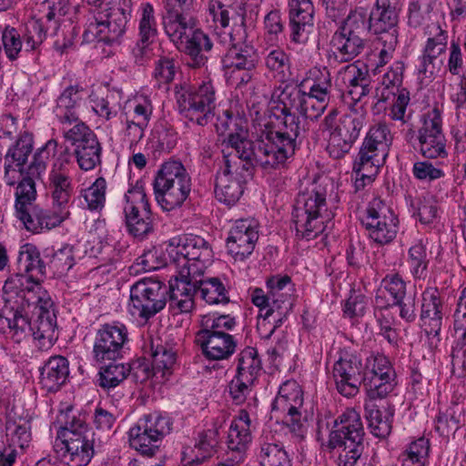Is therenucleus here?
Returning a JSON list of instances; mask_svg holds the SVG:
<instances>
[{
	"mask_svg": "<svg viewBox=\"0 0 466 466\" xmlns=\"http://www.w3.org/2000/svg\"><path fill=\"white\" fill-rule=\"evenodd\" d=\"M55 303L38 281L25 274L6 279L0 300V332L16 341L28 335L41 350L51 348L58 338Z\"/></svg>",
	"mask_w": 466,
	"mask_h": 466,
	"instance_id": "nucleus-1",
	"label": "nucleus"
},
{
	"mask_svg": "<svg viewBox=\"0 0 466 466\" xmlns=\"http://www.w3.org/2000/svg\"><path fill=\"white\" fill-rule=\"evenodd\" d=\"M290 130H268L258 139L248 138L247 131L242 128L230 133L228 144L235 150L236 156L242 160L241 167L248 177L253 176L256 167L264 170H272L283 167L286 161L291 158L298 147L305 137H295Z\"/></svg>",
	"mask_w": 466,
	"mask_h": 466,
	"instance_id": "nucleus-2",
	"label": "nucleus"
},
{
	"mask_svg": "<svg viewBox=\"0 0 466 466\" xmlns=\"http://www.w3.org/2000/svg\"><path fill=\"white\" fill-rule=\"evenodd\" d=\"M208 12L214 23L223 29L233 22L232 29L228 33L229 36V48L222 59L224 67L237 71H253L258 63V53L253 46L247 43V31L245 18L237 10L222 4L218 0H210Z\"/></svg>",
	"mask_w": 466,
	"mask_h": 466,
	"instance_id": "nucleus-3",
	"label": "nucleus"
},
{
	"mask_svg": "<svg viewBox=\"0 0 466 466\" xmlns=\"http://www.w3.org/2000/svg\"><path fill=\"white\" fill-rule=\"evenodd\" d=\"M319 419L318 420V434L329 432V449H342L340 459L344 458L345 466H354L360 459L364 446V428L359 412L353 409L347 410L337 419Z\"/></svg>",
	"mask_w": 466,
	"mask_h": 466,
	"instance_id": "nucleus-4",
	"label": "nucleus"
},
{
	"mask_svg": "<svg viewBox=\"0 0 466 466\" xmlns=\"http://www.w3.org/2000/svg\"><path fill=\"white\" fill-rule=\"evenodd\" d=\"M329 218L324 187L314 186L298 195L292 211L298 238L307 240L317 238L325 230V221Z\"/></svg>",
	"mask_w": 466,
	"mask_h": 466,
	"instance_id": "nucleus-5",
	"label": "nucleus"
},
{
	"mask_svg": "<svg viewBox=\"0 0 466 466\" xmlns=\"http://www.w3.org/2000/svg\"><path fill=\"white\" fill-rule=\"evenodd\" d=\"M157 202L167 211L180 207L191 191V177L180 161L163 163L153 182Z\"/></svg>",
	"mask_w": 466,
	"mask_h": 466,
	"instance_id": "nucleus-6",
	"label": "nucleus"
},
{
	"mask_svg": "<svg viewBox=\"0 0 466 466\" xmlns=\"http://www.w3.org/2000/svg\"><path fill=\"white\" fill-rule=\"evenodd\" d=\"M65 451L62 460L68 466H86L94 456L95 432L81 418L73 417L57 432Z\"/></svg>",
	"mask_w": 466,
	"mask_h": 466,
	"instance_id": "nucleus-7",
	"label": "nucleus"
},
{
	"mask_svg": "<svg viewBox=\"0 0 466 466\" xmlns=\"http://www.w3.org/2000/svg\"><path fill=\"white\" fill-rule=\"evenodd\" d=\"M338 111L332 109L323 119L322 126L329 132L327 150L339 159L348 153L360 136L365 124V116L350 112L337 119Z\"/></svg>",
	"mask_w": 466,
	"mask_h": 466,
	"instance_id": "nucleus-8",
	"label": "nucleus"
},
{
	"mask_svg": "<svg viewBox=\"0 0 466 466\" xmlns=\"http://www.w3.org/2000/svg\"><path fill=\"white\" fill-rule=\"evenodd\" d=\"M168 251L177 268H187V274L203 275L213 261V250L210 244L198 235H184L177 240L174 238Z\"/></svg>",
	"mask_w": 466,
	"mask_h": 466,
	"instance_id": "nucleus-9",
	"label": "nucleus"
},
{
	"mask_svg": "<svg viewBox=\"0 0 466 466\" xmlns=\"http://www.w3.org/2000/svg\"><path fill=\"white\" fill-rule=\"evenodd\" d=\"M131 12V0H120L117 5L98 12L95 22H90L85 32L86 39L90 34L108 46L118 43L126 32Z\"/></svg>",
	"mask_w": 466,
	"mask_h": 466,
	"instance_id": "nucleus-10",
	"label": "nucleus"
},
{
	"mask_svg": "<svg viewBox=\"0 0 466 466\" xmlns=\"http://www.w3.org/2000/svg\"><path fill=\"white\" fill-rule=\"evenodd\" d=\"M179 112L189 121L206 126L214 116L215 90L210 83L198 88L181 86L176 91Z\"/></svg>",
	"mask_w": 466,
	"mask_h": 466,
	"instance_id": "nucleus-11",
	"label": "nucleus"
},
{
	"mask_svg": "<svg viewBox=\"0 0 466 466\" xmlns=\"http://www.w3.org/2000/svg\"><path fill=\"white\" fill-rule=\"evenodd\" d=\"M167 288L156 278H143L130 288L132 314L149 319L167 304Z\"/></svg>",
	"mask_w": 466,
	"mask_h": 466,
	"instance_id": "nucleus-12",
	"label": "nucleus"
},
{
	"mask_svg": "<svg viewBox=\"0 0 466 466\" xmlns=\"http://www.w3.org/2000/svg\"><path fill=\"white\" fill-rule=\"evenodd\" d=\"M170 431L168 417L157 412L145 415L129 430L130 446L142 455L151 457L158 450V441Z\"/></svg>",
	"mask_w": 466,
	"mask_h": 466,
	"instance_id": "nucleus-13",
	"label": "nucleus"
},
{
	"mask_svg": "<svg viewBox=\"0 0 466 466\" xmlns=\"http://www.w3.org/2000/svg\"><path fill=\"white\" fill-rule=\"evenodd\" d=\"M388 135L386 125L379 124L370 128L354 162V172H361L369 179L377 174L386 156Z\"/></svg>",
	"mask_w": 466,
	"mask_h": 466,
	"instance_id": "nucleus-14",
	"label": "nucleus"
},
{
	"mask_svg": "<svg viewBox=\"0 0 466 466\" xmlns=\"http://www.w3.org/2000/svg\"><path fill=\"white\" fill-rule=\"evenodd\" d=\"M124 214L128 232L143 238L153 230L152 212L144 187L138 182L125 194Z\"/></svg>",
	"mask_w": 466,
	"mask_h": 466,
	"instance_id": "nucleus-15",
	"label": "nucleus"
},
{
	"mask_svg": "<svg viewBox=\"0 0 466 466\" xmlns=\"http://www.w3.org/2000/svg\"><path fill=\"white\" fill-rule=\"evenodd\" d=\"M71 153L67 147H61L49 172L46 189L52 199V208L69 209V203L74 195L73 179L66 166L70 163Z\"/></svg>",
	"mask_w": 466,
	"mask_h": 466,
	"instance_id": "nucleus-16",
	"label": "nucleus"
},
{
	"mask_svg": "<svg viewBox=\"0 0 466 466\" xmlns=\"http://www.w3.org/2000/svg\"><path fill=\"white\" fill-rule=\"evenodd\" d=\"M303 403L302 391L296 381H286L279 390L273 404V410L287 412L286 424L290 431L302 440L307 431V420L301 419L299 411Z\"/></svg>",
	"mask_w": 466,
	"mask_h": 466,
	"instance_id": "nucleus-17",
	"label": "nucleus"
},
{
	"mask_svg": "<svg viewBox=\"0 0 466 466\" xmlns=\"http://www.w3.org/2000/svg\"><path fill=\"white\" fill-rule=\"evenodd\" d=\"M127 342V329L124 324H104L96 333L94 359L100 363L116 361L123 357L125 345Z\"/></svg>",
	"mask_w": 466,
	"mask_h": 466,
	"instance_id": "nucleus-18",
	"label": "nucleus"
},
{
	"mask_svg": "<svg viewBox=\"0 0 466 466\" xmlns=\"http://www.w3.org/2000/svg\"><path fill=\"white\" fill-rule=\"evenodd\" d=\"M300 85H286L279 96V105L282 118V127L296 134L295 137H306L308 127L305 119H301L303 102L306 96Z\"/></svg>",
	"mask_w": 466,
	"mask_h": 466,
	"instance_id": "nucleus-19",
	"label": "nucleus"
},
{
	"mask_svg": "<svg viewBox=\"0 0 466 466\" xmlns=\"http://www.w3.org/2000/svg\"><path fill=\"white\" fill-rule=\"evenodd\" d=\"M363 369L361 359L357 354L341 351L332 370L337 390L347 398L356 396L363 382Z\"/></svg>",
	"mask_w": 466,
	"mask_h": 466,
	"instance_id": "nucleus-20",
	"label": "nucleus"
},
{
	"mask_svg": "<svg viewBox=\"0 0 466 466\" xmlns=\"http://www.w3.org/2000/svg\"><path fill=\"white\" fill-rule=\"evenodd\" d=\"M380 201L374 200L361 218V224L370 239L380 245L391 242L398 232V218L385 208H380Z\"/></svg>",
	"mask_w": 466,
	"mask_h": 466,
	"instance_id": "nucleus-21",
	"label": "nucleus"
},
{
	"mask_svg": "<svg viewBox=\"0 0 466 466\" xmlns=\"http://www.w3.org/2000/svg\"><path fill=\"white\" fill-rule=\"evenodd\" d=\"M230 155L224 156V168L218 170L215 177V197L219 201L228 206L236 204L244 192V183L248 177L247 173L241 169L236 168V176L233 174V167L237 165L232 163Z\"/></svg>",
	"mask_w": 466,
	"mask_h": 466,
	"instance_id": "nucleus-22",
	"label": "nucleus"
},
{
	"mask_svg": "<svg viewBox=\"0 0 466 466\" xmlns=\"http://www.w3.org/2000/svg\"><path fill=\"white\" fill-rule=\"evenodd\" d=\"M435 29L436 34L428 37L416 66L421 80L431 81L443 66V59L441 56L447 50L448 33L439 25L435 26Z\"/></svg>",
	"mask_w": 466,
	"mask_h": 466,
	"instance_id": "nucleus-23",
	"label": "nucleus"
},
{
	"mask_svg": "<svg viewBox=\"0 0 466 466\" xmlns=\"http://www.w3.org/2000/svg\"><path fill=\"white\" fill-rule=\"evenodd\" d=\"M418 139L420 151L424 157L437 158L447 156L445 138L441 130V117L438 109L434 108L424 116Z\"/></svg>",
	"mask_w": 466,
	"mask_h": 466,
	"instance_id": "nucleus-24",
	"label": "nucleus"
},
{
	"mask_svg": "<svg viewBox=\"0 0 466 466\" xmlns=\"http://www.w3.org/2000/svg\"><path fill=\"white\" fill-rule=\"evenodd\" d=\"M401 6V0H376L368 17L369 31L378 37L384 35L398 36Z\"/></svg>",
	"mask_w": 466,
	"mask_h": 466,
	"instance_id": "nucleus-25",
	"label": "nucleus"
},
{
	"mask_svg": "<svg viewBox=\"0 0 466 466\" xmlns=\"http://www.w3.org/2000/svg\"><path fill=\"white\" fill-rule=\"evenodd\" d=\"M258 239V231L256 221L237 220L227 239L228 251L236 260H244L253 252Z\"/></svg>",
	"mask_w": 466,
	"mask_h": 466,
	"instance_id": "nucleus-26",
	"label": "nucleus"
},
{
	"mask_svg": "<svg viewBox=\"0 0 466 466\" xmlns=\"http://www.w3.org/2000/svg\"><path fill=\"white\" fill-rule=\"evenodd\" d=\"M250 420L247 411H242L238 419L234 420L228 433V457L218 466H238L244 460L248 445L251 441L249 431Z\"/></svg>",
	"mask_w": 466,
	"mask_h": 466,
	"instance_id": "nucleus-27",
	"label": "nucleus"
},
{
	"mask_svg": "<svg viewBox=\"0 0 466 466\" xmlns=\"http://www.w3.org/2000/svg\"><path fill=\"white\" fill-rule=\"evenodd\" d=\"M195 342L200 347L202 354L211 360L228 359L236 350L237 340L228 332L199 329L195 336Z\"/></svg>",
	"mask_w": 466,
	"mask_h": 466,
	"instance_id": "nucleus-28",
	"label": "nucleus"
},
{
	"mask_svg": "<svg viewBox=\"0 0 466 466\" xmlns=\"http://www.w3.org/2000/svg\"><path fill=\"white\" fill-rule=\"evenodd\" d=\"M178 276L169 280L167 290L169 306L179 312H189L194 305L193 297L197 294L198 278L203 275L187 274V268H177Z\"/></svg>",
	"mask_w": 466,
	"mask_h": 466,
	"instance_id": "nucleus-29",
	"label": "nucleus"
},
{
	"mask_svg": "<svg viewBox=\"0 0 466 466\" xmlns=\"http://www.w3.org/2000/svg\"><path fill=\"white\" fill-rule=\"evenodd\" d=\"M70 214V210L53 208L50 211L34 205L25 210L20 211L16 217L23 222L27 230L39 233L43 229L50 230L60 226L69 218Z\"/></svg>",
	"mask_w": 466,
	"mask_h": 466,
	"instance_id": "nucleus-30",
	"label": "nucleus"
},
{
	"mask_svg": "<svg viewBox=\"0 0 466 466\" xmlns=\"http://www.w3.org/2000/svg\"><path fill=\"white\" fill-rule=\"evenodd\" d=\"M314 6L310 0H291L289 2V26L291 40L303 43L314 25Z\"/></svg>",
	"mask_w": 466,
	"mask_h": 466,
	"instance_id": "nucleus-31",
	"label": "nucleus"
},
{
	"mask_svg": "<svg viewBox=\"0 0 466 466\" xmlns=\"http://www.w3.org/2000/svg\"><path fill=\"white\" fill-rule=\"evenodd\" d=\"M444 315V305L438 290L426 289L422 295L420 319L427 336H440Z\"/></svg>",
	"mask_w": 466,
	"mask_h": 466,
	"instance_id": "nucleus-32",
	"label": "nucleus"
},
{
	"mask_svg": "<svg viewBox=\"0 0 466 466\" xmlns=\"http://www.w3.org/2000/svg\"><path fill=\"white\" fill-rule=\"evenodd\" d=\"M189 9L166 8L167 14L163 17L164 28L171 41L177 45H183L184 41L196 30L195 21L187 14Z\"/></svg>",
	"mask_w": 466,
	"mask_h": 466,
	"instance_id": "nucleus-33",
	"label": "nucleus"
},
{
	"mask_svg": "<svg viewBox=\"0 0 466 466\" xmlns=\"http://www.w3.org/2000/svg\"><path fill=\"white\" fill-rule=\"evenodd\" d=\"M365 47V41L360 35L347 34L337 30L330 40V49L336 62L346 63L359 56Z\"/></svg>",
	"mask_w": 466,
	"mask_h": 466,
	"instance_id": "nucleus-34",
	"label": "nucleus"
},
{
	"mask_svg": "<svg viewBox=\"0 0 466 466\" xmlns=\"http://www.w3.org/2000/svg\"><path fill=\"white\" fill-rule=\"evenodd\" d=\"M68 375V360L63 356H54L40 369V384L47 391H56L66 383Z\"/></svg>",
	"mask_w": 466,
	"mask_h": 466,
	"instance_id": "nucleus-35",
	"label": "nucleus"
},
{
	"mask_svg": "<svg viewBox=\"0 0 466 466\" xmlns=\"http://www.w3.org/2000/svg\"><path fill=\"white\" fill-rule=\"evenodd\" d=\"M213 44L210 38L203 31L196 29L183 43L181 48L190 58L187 64L192 67L203 66L208 57Z\"/></svg>",
	"mask_w": 466,
	"mask_h": 466,
	"instance_id": "nucleus-36",
	"label": "nucleus"
},
{
	"mask_svg": "<svg viewBox=\"0 0 466 466\" xmlns=\"http://www.w3.org/2000/svg\"><path fill=\"white\" fill-rule=\"evenodd\" d=\"M268 292L260 288H255L250 292L252 303L260 307L267 304L269 299L276 298L290 299L289 292L291 290V279L289 276H274L267 280Z\"/></svg>",
	"mask_w": 466,
	"mask_h": 466,
	"instance_id": "nucleus-37",
	"label": "nucleus"
},
{
	"mask_svg": "<svg viewBox=\"0 0 466 466\" xmlns=\"http://www.w3.org/2000/svg\"><path fill=\"white\" fill-rule=\"evenodd\" d=\"M381 410L374 402L365 403V416L369 421V427L371 433L384 439L390 435L392 429V420L394 416V407H384Z\"/></svg>",
	"mask_w": 466,
	"mask_h": 466,
	"instance_id": "nucleus-38",
	"label": "nucleus"
},
{
	"mask_svg": "<svg viewBox=\"0 0 466 466\" xmlns=\"http://www.w3.org/2000/svg\"><path fill=\"white\" fill-rule=\"evenodd\" d=\"M81 90L78 85L69 86L58 96L54 112L61 123L72 124L78 120L77 107L81 101Z\"/></svg>",
	"mask_w": 466,
	"mask_h": 466,
	"instance_id": "nucleus-39",
	"label": "nucleus"
},
{
	"mask_svg": "<svg viewBox=\"0 0 466 466\" xmlns=\"http://www.w3.org/2000/svg\"><path fill=\"white\" fill-rule=\"evenodd\" d=\"M137 372L130 364L110 361L108 365L100 368L99 386L107 390L114 389L123 382L128 375L133 378L134 381H137Z\"/></svg>",
	"mask_w": 466,
	"mask_h": 466,
	"instance_id": "nucleus-40",
	"label": "nucleus"
},
{
	"mask_svg": "<svg viewBox=\"0 0 466 466\" xmlns=\"http://www.w3.org/2000/svg\"><path fill=\"white\" fill-rule=\"evenodd\" d=\"M47 274L62 276L75 265L73 247L66 245L55 250L53 248L45 249Z\"/></svg>",
	"mask_w": 466,
	"mask_h": 466,
	"instance_id": "nucleus-41",
	"label": "nucleus"
},
{
	"mask_svg": "<svg viewBox=\"0 0 466 466\" xmlns=\"http://www.w3.org/2000/svg\"><path fill=\"white\" fill-rule=\"evenodd\" d=\"M385 292L391 299L400 298L407 292V284L399 273L387 274L380 282V287L375 296V305L380 309L390 308V302L386 299Z\"/></svg>",
	"mask_w": 466,
	"mask_h": 466,
	"instance_id": "nucleus-42",
	"label": "nucleus"
},
{
	"mask_svg": "<svg viewBox=\"0 0 466 466\" xmlns=\"http://www.w3.org/2000/svg\"><path fill=\"white\" fill-rule=\"evenodd\" d=\"M45 250L41 254L38 248L30 243L21 247L17 263L19 268L25 272H36L41 276L47 274V267L46 264Z\"/></svg>",
	"mask_w": 466,
	"mask_h": 466,
	"instance_id": "nucleus-43",
	"label": "nucleus"
},
{
	"mask_svg": "<svg viewBox=\"0 0 466 466\" xmlns=\"http://www.w3.org/2000/svg\"><path fill=\"white\" fill-rule=\"evenodd\" d=\"M33 147L32 136L26 133L21 135L7 150L5 164H11L12 167L18 168L20 175H22L24 166L32 153Z\"/></svg>",
	"mask_w": 466,
	"mask_h": 466,
	"instance_id": "nucleus-44",
	"label": "nucleus"
},
{
	"mask_svg": "<svg viewBox=\"0 0 466 466\" xmlns=\"http://www.w3.org/2000/svg\"><path fill=\"white\" fill-rule=\"evenodd\" d=\"M198 293L201 299L208 304L229 302L225 286L218 278H198L197 294Z\"/></svg>",
	"mask_w": 466,
	"mask_h": 466,
	"instance_id": "nucleus-45",
	"label": "nucleus"
},
{
	"mask_svg": "<svg viewBox=\"0 0 466 466\" xmlns=\"http://www.w3.org/2000/svg\"><path fill=\"white\" fill-rule=\"evenodd\" d=\"M258 459L261 466H290V460L284 446L278 441H263Z\"/></svg>",
	"mask_w": 466,
	"mask_h": 466,
	"instance_id": "nucleus-46",
	"label": "nucleus"
},
{
	"mask_svg": "<svg viewBox=\"0 0 466 466\" xmlns=\"http://www.w3.org/2000/svg\"><path fill=\"white\" fill-rule=\"evenodd\" d=\"M262 369L258 350L253 347H247L238 356L237 376L245 380H256Z\"/></svg>",
	"mask_w": 466,
	"mask_h": 466,
	"instance_id": "nucleus-47",
	"label": "nucleus"
},
{
	"mask_svg": "<svg viewBox=\"0 0 466 466\" xmlns=\"http://www.w3.org/2000/svg\"><path fill=\"white\" fill-rule=\"evenodd\" d=\"M42 18L48 24L52 35H56L60 22L68 12V0H44L40 5Z\"/></svg>",
	"mask_w": 466,
	"mask_h": 466,
	"instance_id": "nucleus-48",
	"label": "nucleus"
},
{
	"mask_svg": "<svg viewBox=\"0 0 466 466\" xmlns=\"http://www.w3.org/2000/svg\"><path fill=\"white\" fill-rule=\"evenodd\" d=\"M385 376L380 377L370 376V379H363V386L369 398L368 402H373L376 400H382L386 398L395 388L396 376H390V374L384 373Z\"/></svg>",
	"mask_w": 466,
	"mask_h": 466,
	"instance_id": "nucleus-49",
	"label": "nucleus"
},
{
	"mask_svg": "<svg viewBox=\"0 0 466 466\" xmlns=\"http://www.w3.org/2000/svg\"><path fill=\"white\" fill-rule=\"evenodd\" d=\"M101 152L102 147L97 138L87 140L86 145L74 150L79 167L85 171L92 170L101 163Z\"/></svg>",
	"mask_w": 466,
	"mask_h": 466,
	"instance_id": "nucleus-50",
	"label": "nucleus"
},
{
	"mask_svg": "<svg viewBox=\"0 0 466 466\" xmlns=\"http://www.w3.org/2000/svg\"><path fill=\"white\" fill-rule=\"evenodd\" d=\"M56 151L57 142L55 139L48 140L33 155V159L27 168V175L40 178L41 175L46 172L50 158L56 157Z\"/></svg>",
	"mask_w": 466,
	"mask_h": 466,
	"instance_id": "nucleus-51",
	"label": "nucleus"
},
{
	"mask_svg": "<svg viewBox=\"0 0 466 466\" xmlns=\"http://www.w3.org/2000/svg\"><path fill=\"white\" fill-rule=\"evenodd\" d=\"M430 452V441L421 437L410 443L401 453V466H425Z\"/></svg>",
	"mask_w": 466,
	"mask_h": 466,
	"instance_id": "nucleus-52",
	"label": "nucleus"
},
{
	"mask_svg": "<svg viewBox=\"0 0 466 466\" xmlns=\"http://www.w3.org/2000/svg\"><path fill=\"white\" fill-rule=\"evenodd\" d=\"M226 422L225 415L218 417L214 423L213 428L202 432L199 436V441L197 448L203 451L202 459L210 457L215 451V448L219 442V431L222 429Z\"/></svg>",
	"mask_w": 466,
	"mask_h": 466,
	"instance_id": "nucleus-53",
	"label": "nucleus"
},
{
	"mask_svg": "<svg viewBox=\"0 0 466 466\" xmlns=\"http://www.w3.org/2000/svg\"><path fill=\"white\" fill-rule=\"evenodd\" d=\"M36 198L35 183L34 177H24L18 183L15 191V212L16 215L22 210L34 206L33 201Z\"/></svg>",
	"mask_w": 466,
	"mask_h": 466,
	"instance_id": "nucleus-54",
	"label": "nucleus"
},
{
	"mask_svg": "<svg viewBox=\"0 0 466 466\" xmlns=\"http://www.w3.org/2000/svg\"><path fill=\"white\" fill-rule=\"evenodd\" d=\"M51 34L48 24L42 17L30 19L25 25L24 39L30 50L35 49L46 39L47 34Z\"/></svg>",
	"mask_w": 466,
	"mask_h": 466,
	"instance_id": "nucleus-55",
	"label": "nucleus"
},
{
	"mask_svg": "<svg viewBox=\"0 0 466 466\" xmlns=\"http://www.w3.org/2000/svg\"><path fill=\"white\" fill-rule=\"evenodd\" d=\"M151 357L154 369L158 370H169L176 362V351L158 341L151 343Z\"/></svg>",
	"mask_w": 466,
	"mask_h": 466,
	"instance_id": "nucleus-56",
	"label": "nucleus"
},
{
	"mask_svg": "<svg viewBox=\"0 0 466 466\" xmlns=\"http://www.w3.org/2000/svg\"><path fill=\"white\" fill-rule=\"evenodd\" d=\"M410 206L413 209V215H417L422 224H431L437 218V204L431 196H425L417 199L410 198Z\"/></svg>",
	"mask_w": 466,
	"mask_h": 466,
	"instance_id": "nucleus-57",
	"label": "nucleus"
},
{
	"mask_svg": "<svg viewBox=\"0 0 466 466\" xmlns=\"http://www.w3.org/2000/svg\"><path fill=\"white\" fill-rule=\"evenodd\" d=\"M408 263L414 278L424 279L427 277L429 260L425 247L417 243L410 248Z\"/></svg>",
	"mask_w": 466,
	"mask_h": 466,
	"instance_id": "nucleus-58",
	"label": "nucleus"
},
{
	"mask_svg": "<svg viewBox=\"0 0 466 466\" xmlns=\"http://www.w3.org/2000/svg\"><path fill=\"white\" fill-rule=\"evenodd\" d=\"M106 181L100 177L87 188L82 191V196L90 210L101 209L106 201Z\"/></svg>",
	"mask_w": 466,
	"mask_h": 466,
	"instance_id": "nucleus-59",
	"label": "nucleus"
},
{
	"mask_svg": "<svg viewBox=\"0 0 466 466\" xmlns=\"http://www.w3.org/2000/svg\"><path fill=\"white\" fill-rule=\"evenodd\" d=\"M339 76L347 88L360 85L362 82L370 83L369 70L364 64L360 66L357 63L349 64L339 70Z\"/></svg>",
	"mask_w": 466,
	"mask_h": 466,
	"instance_id": "nucleus-60",
	"label": "nucleus"
},
{
	"mask_svg": "<svg viewBox=\"0 0 466 466\" xmlns=\"http://www.w3.org/2000/svg\"><path fill=\"white\" fill-rule=\"evenodd\" d=\"M265 65L268 69L276 73L280 79H284L287 77L290 68L289 56L282 49L277 48L267 55Z\"/></svg>",
	"mask_w": 466,
	"mask_h": 466,
	"instance_id": "nucleus-61",
	"label": "nucleus"
},
{
	"mask_svg": "<svg viewBox=\"0 0 466 466\" xmlns=\"http://www.w3.org/2000/svg\"><path fill=\"white\" fill-rule=\"evenodd\" d=\"M292 307V302L290 299H279L276 298L275 299H269V301L258 307L260 309L259 317L262 318V320H258V328H266L267 322L268 320L270 322V316L279 315V313L288 314Z\"/></svg>",
	"mask_w": 466,
	"mask_h": 466,
	"instance_id": "nucleus-62",
	"label": "nucleus"
},
{
	"mask_svg": "<svg viewBox=\"0 0 466 466\" xmlns=\"http://www.w3.org/2000/svg\"><path fill=\"white\" fill-rule=\"evenodd\" d=\"M338 29L350 35L361 36L367 29L369 30L366 14L358 10L351 11Z\"/></svg>",
	"mask_w": 466,
	"mask_h": 466,
	"instance_id": "nucleus-63",
	"label": "nucleus"
},
{
	"mask_svg": "<svg viewBox=\"0 0 466 466\" xmlns=\"http://www.w3.org/2000/svg\"><path fill=\"white\" fill-rule=\"evenodd\" d=\"M30 422L20 420L17 421H8L6 430L11 432L12 442L18 445L20 449L28 446L31 441Z\"/></svg>",
	"mask_w": 466,
	"mask_h": 466,
	"instance_id": "nucleus-64",
	"label": "nucleus"
}]
</instances>
